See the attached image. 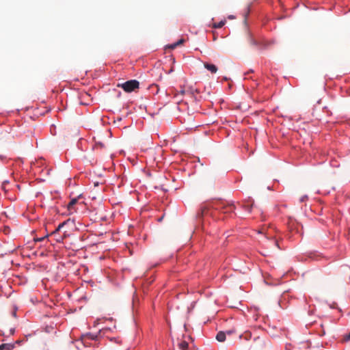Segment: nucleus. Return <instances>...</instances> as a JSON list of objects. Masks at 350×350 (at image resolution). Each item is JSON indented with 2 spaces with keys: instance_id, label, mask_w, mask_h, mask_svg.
Listing matches in <instances>:
<instances>
[{
  "instance_id": "obj_1",
  "label": "nucleus",
  "mask_w": 350,
  "mask_h": 350,
  "mask_svg": "<svg viewBox=\"0 0 350 350\" xmlns=\"http://www.w3.org/2000/svg\"><path fill=\"white\" fill-rule=\"evenodd\" d=\"M211 207L215 210L223 211L224 213L232 212L234 209V206L232 204H226L224 202L222 201H216L212 202Z\"/></svg>"
},
{
  "instance_id": "obj_2",
  "label": "nucleus",
  "mask_w": 350,
  "mask_h": 350,
  "mask_svg": "<svg viewBox=\"0 0 350 350\" xmlns=\"http://www.w3.org/2000/svg\"><path fill=\"white\" fill-rule=\"evenodd\" d=\"M117 86L122 88L126 92H131L139 88V83L138 81L133 79L123 83H119Z\"/></svg>"
},
{
  "instance_id": "obj_3",
  "label": "nucleus",
  "mask_w": 350,
  "mask_h": 350,
  "mask_svg": "<svg viewBox=\"0 0 350 350\" xmlns=\"http://www.w3.org/2000/svg\"><path fill=\"white\" fill-rule=\"evenodd\" d=\"M98 337V334L87 333L81 336V340L84 345L88 346L90 345V343L89 342L90 340H97Z\"/></svg>"
},
{
  "instance_id": "obj_4",
  "label": "nucleus",
  "mask_w": 350,
  "mask_h": 350,
  "mask_svg": "<svg viewBox=\"0 0 350 350\" xmlns=\"http://www.w3.org/2000/svg\"><path fill=\"white\" fill-rule=\"evenodd\" d=\"M268 342L269 341L267 340L260 336L256 337L254 338V347L257 349L261 350L268 345Z\"/></svg>"
},
{
  "instance_id": "obj_5",
  "label": "nucleus",
  "mask_w": 350,
  "mask_h": 350,
  "mask_svg": "<svg viewBox=\"0 0 350 350\" xmlns=\"http://www.w3.org/2000/svg\"><path fill=\"white\" fill-rule=\"evenodd\" d=\"M209 211V207H208L206 205H202L198 213H196V218L197 219H201L204 215L208 214V212Z\"/></svg>"
},
{
  "instance_id": "obj_6",
  "label": "nucleus",
  "mask_w": 350,
  "mask_h": 350,
  "mask_svg": "<svg viewBox=\"0 0 350 350\" xmlns=\"http://www.w3.org/2000/svg\"><path fill=\"white\" fill-rule=\"evenodd\" d=\"M248 41L253 46H262L264 45L263 42L253 38L250 33H248Z\"/></svg>"
},
{
  "instance_id": "obj_7",
  "label": "nucleus",
  "mask_w": 350,
  "mask_h": 350,
  "mask_svg": "<svg viewBox=\"0 0 350 350\" xmlns=\"http://www.w3.org/2000/svg\"><path fill=\"white\" fill-rule=\"evenodd\" d=\"M254 205V201L252 199L249 198L247 200H245L243 204V207L245 211H247L249 212L251 211V208Z\"/></svg>"
},
{
  "instance_id": "obj_8",
  "label": "nucleus",
  "mask_w": 350,
  "mask_h": 350,
  "mask_svg": "<svg viewBox=\"0 0 350 350\" xmlns=\"http://www.w3.org/2000/svg\"><path fill=\"white\" fill-rule=\"evenodd\" d=\"M204 66L205 68H206L208 71H210L211 73L214 74L216 73L217 71V68L215 65L209 64L207 62L204 63Z\"/></svg>"
},
{
  "instance_id": "obj_9",
  "label": "nucleus",
  "mask_w": 350,
  "mask_h": 350,
  "mask_svg": "<svg viewBox=\"0 0 350 350\" xmlns=\"http://www.w3.org/2000/svg\"><path fill=\"white\" fill-rule=\"evenodd\" d=\"M226 334L224 332H219L216 335V339L219 342H224L226 340Z\"/></svg>"
},
{
  "instance_id": "obj_10",
  "label": "nucleus",
  "mask_w": 350,
  "mask_h": 350,
  "mask_svg": "<svg viewBox=\"0 0 350 350\" xmlns=\"http://www.w3.org/2000/svg\"><path fill=\"white\" fill-rule=\"evenodd\" d=\"M14 347V345L10 343L2 344L0 345V350H12Z\"/></svg>"
},
{
  "instance_id": "obj_11",
  "label": "nucleus",
  "mask_w": 350,
  "mask_h": 350,
  "mask_svg": "<svg viewBox=\"0 0 350 350\" xmlns=\"http://www.w3.org/2000/svg\"><path fill=\"white\" fill-rule=\"evenodd\" d=\"M226 23V20L221 21L219 23H215L212 25V27L215 29L221 28Z\"/></svg>"
},
{
  "instance_id": "obj_12",
  "label": "nucleus",
  "mask_w": 350,
  "mask_h": 350,
  "mask_svg": "<svg viewBox=\"0 0 350 350\" xmlns=\"http://www.w3.org/2000/svg\"><path fill=\"white\" fill-rule=\"evenodd\" d=\"M77 198H73L72 199L70 202L68 203V210L71 211L72 210L74 206L77 204Z\"/></svg>"
},
{
  "instance_id": "obj_13",
  "label": "nucleus",
  "mask_w": 350,
  "mask_h": 350,
  "mask_svg": "<svg viewBox=\"0 0 350 350\" xmlns=\"http://www.w3.org/2000/svg\"><path fill=\"white\" fill-rule=\"evenodd\" d=\"M178 346L181 350H187L189 344L187 342L184 340V341L180 342L179 343Z\"/></svg>"
},
{
  "instance_id": "obj_14",
  "label": "nucleus",
  "mask_w": 350,
  "mask_h": 350,
  "mask_svg": "<svg viewBox=\"0 0 350 350\" xmlns=\"http://www.w3.org/2000/svg\"><path fill=\"white\" fill-rule=\"evenodd\" d=\"M68 221H66L59 224L57 228L51 233V234H55Z\"/></svg>"
},
{
  "instance_id": "obj_15",
  "label": "nucleus",
  "mask_w": 350,
  "mask_h": 350,
  "mask_svg": "<svg viewBox=\"0 0 350 350\" xmlns=\"http://www.w3.org/2000/svg\"><path fill=\"white\" fill-rule=\"evenodd\" d=\"M252 335L250 332H245L244 334L240 336V338H244L246 340H248L251 338Z\"/></svg>"
},
{
  "instance_id": "obj_16",
  "label": "nucleus",
  "mask_w": 350,
  "mask_h": 350,
  "mask_svg": "<svg viewBox=\"0 0 350 350\" xmlns=\"http://www.w3.org/2000/svg\"><path fill=\"white\" fill-rule=\"evenodd\" d=\"M9 184L8 181H4L1 185V188L5 192L7 191V185Z\"/></svg>"
},
{
  "instance_id": "obj_17",
  "label": "nucleus",
  "mask_w": 350,
  "mask_h": 350,
  "mask_svg": "<svg viewBox=\"0 0 350 350\" xmlns=\"http://www.w3.org/2000/svg\"><path fill=\"white\" fill-rule=\"evenodd\" d=\"M308 200V196L305 195V196H303L300 198L299 199V202H304L305 201H306Z\"/></svg>"
},
{
  "instance_id": "obj_18",
  "label": "nucleus",
  "mask_w": 350,
  "mask_h": 350,
  "mask_svg": "<svg viewBox=\"0 0 350 350\" xmlns=\"http://www.w3.org/2000/svg\"><path fill=\"white\" fill-rule=\"evenodd\" d=\"M176 46H178V44H176V42L171 44L169 46V48L172 49H175Z\"/></svg>"
},
{
  "instance_id": "obj_19",
  "label": "nucleus",
  "mask_w": 350,
  "mask_h": 350,
  "mask_svg": "<svg viewBox=\"0 0 350 350\" xmlns=\"http://www.w3.org/2000/svg\"><path fill=\"white\" fill-rule=\"evenodd\" d=\"M344 340H350V332L344 337Z\"/></svg>"
},
{
  "instance_id": "obj_20",
  "label": "nucleus",
  "mask_w": 350,
  "mask_h": 350,
  "mask_svg": "<svg viewBox=\"0 0 350 350\" xmlns=\"http://www.w3.org/2000/svg\"><path fill=\"white\" fill-rule=\"evenodd\" d=\"M185 42L184 39H180L178 42H176V44H178V46L183 44Z\"/></svg>"
},
{
  "instance_id": "obj_21",
  "label": "nucleus",
  "mask_w": 350,
  "mask_h": 350,
  "mask_svg": "<svg viewBox=\"0 0 350 350\" xmlns=\"http://www.w3.org/2000/svg\"><path fill=\"white\" fill-rule=\"evenodd\" d=\"M45 239V237H42V238H38L36 239H35L36 241H41L42 240H44Z\"/></svg>"
},
{
  "instance_id": "obj_22",
  "label": "nucleus",
  "mask_w": 350,
  "mask_h": 350,
  "mask_svg": "<svg viewBox=\"0 0 350 350\" xmlns=\"http://www.w3.org/2000/svg\"><path fill=\"white\" fill-rule=\"evenodd\" d=\"M274 244H275V245L278 248H280V245H279V243H278V241L277 240H275V241Z\"/></svg>"
},
{
  "instance_id": "obj_23",
  "label": "nucleus",
  "mask_w": 350,
  "mask_h": 350,
  "mask_svg": "<svg viewBox=\"0 0 350 350\" xmlns=\"http://www.w3.org/2000/svg\"><path fill=\"white\" fill-rule=\"evenodd\" d=\"M233 332H234V331H233V330H229V331H227V332H226V334H228V335H230V334H232Z\"/></svg>"
},
{
  "instance_id": "obj_24",
  "label": "nucleus",
  "mask_w": 350,
  "mask_h": 350,
  "mask_svg": "<svg viewBox=\"0 0 350 350\" xmlns=\"http://www.w3.org/2000/svg\"><path fill=\"white\" fill-rule=\"evenodd\" d=\"M228 18H230V19H233V18H234V16H232V15H230V16H228Z\"/></svg>"
},
{
  "instance_id": "obj_25",
  "label": "nucleus",
  "mask_w": 350,
  "mask_h": 350,
  "mask_svg": "<svg viewBox=\"0 0 350 350\" xmlns=\"http://www.w3.org/2000/svg\"><path fill=\"white\" fill-rule=\"evenodd\" d=\"M57 241H61L62 240V239L60 238V239H57Z\"/></svg>"
},
{
  "instance_id": "obj_26",
  "label": "nucleus",
  "mask_w": 350,
  "mask_h": 350,
  "mask_svg": "<svg viewBox=\"0 0 350 350\" xmlns=\"http://www.w3.org/2000/svg\"><path fill=\"white\" fill-rule=\"evenodd\" d=\"M173 71V69L171 68L170 70V72H172Z\"/></svg>"
},
{
  "instance_id": "obj_27",
  "label": "nucleus",
  "mask_w": 350,
  "mask_h": 350,
  "mask_svg": "<svg viewBox=\"0 0 350 350\" xmlns=\"http://www.w3.org/2000/svg\"><path fill=\"white\" fill-rule=\"evenodd\" d=\"M322 334H323V335L325 334V331L322 332Z\"/></svg>"
}]
</instances>
